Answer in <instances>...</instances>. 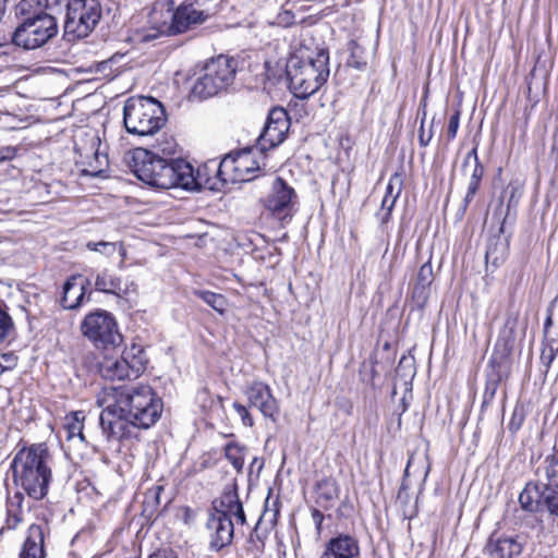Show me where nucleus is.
I'll return each instance as SVG.
<instances>
[{
	"label": "nucleus",
	"mask_w": 558,
	"mask_h": 558,
	"mask_svg": "<svg viewBox=\"0 0 558 558\" xmlns=\"http://www.w3.org/2000/svg\"><path fill=\"white\" fill-rule=\"evenodd\" d=\"M522 195V187L518 183H509L504 190L502 197H508L507 207L510 209L511 207H515L518 205L519 198Z\"/></svg>",
	"instance_id": "nucleus-37"
},
{
	"label": "nucleus",
	"mask_w": 558,
	"mask_h": 558,
	"mask_svg": "<svg viewBox=\"0 0 558 558\" xmlns=\"http://www.w3.org/2000/svg\"><path fill=\"white\" fill-rule=\"evenodd\" d=\"M374 364H375V363H372V369H371V372H372V376H371V380H373V379H374V377L376 376V371H375V368H374Z\"/></svg>",
	"instance_id": "nucleus-58"
},
{
	"label": "nucleus",
	"mask_w": 558,
	"mask_h": 558,
	"mask_svg": "<svg viewBox=\"0 0 558 558\" xmlns=\"http://www.w3.org/2000/svg\"><path fill=\"white\" fill-rule=\"evenodd\" d=\"M64 0H21L17 10L22 22L11 35L12 43L26 50L46 45L57 36V15L63 10Z\"/></svg>",
	"instance_id": "nucleus-3"
},
{
	"label": "nucleus",
	"mask_w": 558,
	"mask_h": 558,
	"mask_svg": "<svg viewBox=\"0 0 558 558\" xmlns=\"http://www.w3.org/2000/svg\"><path fill=\"white\" fill-rule=\"evenodd\" d=\"M190 519H191V511H190V509H186L184 520L187 523L190 521Z\"/></svg>",
	"instance_id": "nucleus-57"
},
{
	"label": "nucleus",
	"mask_w": 558,
	"mask_h": 558,
	"mask_svg": "<svg viewBox=\"0 0 558 558\" xmlns=\"http://www.w3.org/2000/svg\"><path fill=\"white\" fill-rule=\"evenodd\" d=\"M472 166L471 179L468 184V191L464 196L461 208L459 209V217H462L468 208V205L473 201L478 191L480 183L484 175V167L477 156V145H475L464 157L462 169L465 171Z\"/></svg>",
	"instance_id": "nucleus-18"
},
{
	"label": "nucleus",
	"mask_w": 558,
	"mask_h": 558,
	"mask_svg": "<svg viewBox=\"0 0 558 558\" xmlns=\"http://www.w3.org/2000/svg\"><path fill=\"white\" fill-rule=\"evenodd\" d=\"M248 542L252 546L247 551L251 553L254 558L258 557L264 551V541L257 534L256 530L251 533Z\"/></svg>",
	"instance_id": "nucleus-42"
},
{
	"label": "nucleus",
	"mask_w": 558,
	"mask_h": 558,
	"mask_svg": "<svg viewBox=\"0 0 558 558\" xmlns=\"http://www.w3.org/2000/svg\"><path fill=\"white\" fill-rule=\"evenodd\" d=\"M86 248L93 252L100 253L107 257L112 256L118 248V245L116 242H108V241H89L86 243Z\"/></svg>",
	"instance_id": "nucleus-35"
},
{
	"label": "nucleus",
	"mask_w": 558,
	"mask_h": 558,
	"mask_svg": "<svg viewBox=\"0 0 558 558\" xmlns=\"http://www.w3.org/2000/svg\"><path fill=\"white\" fill-rule=\"evenodd\" d=\"M312 518L316 525L317 531H319L322 529V523L324 521V514L318 509H313Z\"/></svg>",
	"instance_id": "nucleus-49"
},
{
	"label": "nucleus",
	"mask_w": 558,
	"mask_h": 558,
	"mask_svg": "<svg viewBox=\"0 0 558 558\" xmlns=\"http://www.w3.org/2000/svg\"><path fill=\"white\" fill-rule=\"evenodd\" d=\"M83 412H74L70 417H68L66 429L69 433V437L78 436L82 440H84L83 434Z\"/></svg>",
	"instance_id": "nucleus-34"
},
{
	"label": "nucleus",
	"mask_w": 558,
	"mask_h": 558,
	"mask_svg": "<svg viewBox=\"0 0 558 558\" xmlns=\"http://www.w3.org/2000/svg\"><path fill=\"white\" fill-rule=\"evenodd\" d=\"M147 357L140 344H132L121 356L105 355L98 363V372L108 380L137 378L145 369Z\"/></svg>",
	"instance_id": "nucleus-9"
},
{
	"label": "nucleus",
	"mask_w": 558,
	"mask_h": 558,
	"mask_svg": "<svg viewBox=\"0 0 558 558\" xmlns=\"http://www.w3.org/2000/svg\"><path fill=\"white\" fill-rule=\"evenodd\" d=\"M547 488L538 483V476H535L534 482H529L521 494L519 495V502L523 510L527 512H538L545 507V495Z\"/></svg>",
	"instance_id": "nucleus-23"
},
{
	"label": "nucleus",
	"mask_w": 558,
	"mask_h": 558,
	"mask_svg": "<svg viewBox=\"0 0 558 558\" xmlns=\"http://www.w3.org/2000/svg\"><path fill=\"white\" fill-rule=\"evenodd\" d=\"M148 558H178V556L171 549H161L151 554Z\"/></svg>",
	"instance_id": "nucleus-48"
},
{
	"label": "nucleus",
	"mask_w": 558,
	"mask_h": 558,
	"mask_svg": "<svg viewBox=\"0 0 558 558\" xmlns=\"http://www.w3.org/2000/svg\"><path fill=\"white\" fill-rule=\"evenodd\" d=\"M350 46L351 54L348 59V65L357 70H364L367 65V61L361 57V48L354 41H352Z\"/></svg>",
	"instance_id": "nucleus-38"
},
{
	"label": "nucleus",
	"mask_w": 558,
	"mask_h": 558,
	"mask_svg": "<svg viewBox=\"0 0 558 558\" xmlns=\"http://www.w3.org/2000/svg\"><path fill=\"white\" fill-rule=\"evenodd\" d=\"M421 106H422V113L417 112V116H421V126H424V122L426 119V102H423Z\"/></svg>",
	"instance_id": "nucleus-50"
},
{
	"label": "nucleus",
	"mask_w": 558,
	"mask_h": 558,
	"mask_svg": "<svg viewBox=\"0 0 558 558\" xmlns=\"http://www.w3.org/2000/svg\"><path fill=\"white\" fill-rule=\"evenodd\" d=\"M166 120L162 104L153 97H131L124 104L123 122L130 134L151 135L165 125Z\"/></svg>",
	"instance_id": "nucleus-7"
},
{
	"label": "nucleus",
	"mask_w": 558,
	"mask_h": 558,
	"mask_svg": "<svg viewBox=\"0 0 558 558\" xmlns=\"http://www.w3.org/2000/svg\"><path fill=\"white\" fill-rule=\"evenodd\" d=\"M247 403L251 408H256L263 416L276 422L279 416V403L274 397L268 384L255 379L247 383L243 389Z\"/></svg>",
	"instance_id": "nucleus-14"
},
{
	"label": "nucleus",
	"mask_w": 558,
	"mask_h": 558,
	"mask_svg": "<svg viewBox=\"0 0 558 558\" xmlns=\"http://www.w3.org/2000/svg\"><path fill=\"white\" fill-rule=\"evenodd\" d=\"M405 360H407V359H405V356H402V357H401V360L399 361V367H401V366H402V364H403V362H404Z\"/></svg>",
	"instance_id": "nucleus-59"
},
{
	"label": "nucleus",
	"mask_w": 558,
	"mask_h": 558,
	"mask_svg": "<svg viewBox=\"0 0 558 558\" xmlns=\"http://www.w3.org/2000/svg\"><path fill=\"white\" fill-rule=\"evenodd\" d=\"M535 77V70L531 72V81L527 83V94L531 96L532 88H533V80Z\"/></svg>",
	"instance_id": "nucleus-53"
},
{
	"label": "nucleus",
	"mask_w": 558,
	"mask_h": 558,
	"mask_svg": "<svg viewBox=\"0 0 558 558\" xmlns=\"http://www.w3.org/2000/svg\"><path fill=\"white\" fill-rule=\"evenodd\" d=\"M257 463H258V470H260L263 468V461L256 457L252 460L250 468L253 469L255 465H257Z\"/></svg>",
	"instance_id": "nucleus-54"
},
{
	"label": "nucleus",
	"mask_w": 558,
	"mask_h": 558,
	"mask_svg": "<svg viewBox=\"0 0 558 558\" xmlns=\"http://www.w3.org/2000/svg\"><path fill=\"white\" fill-rule=\"evenodd\" d=\"M508 251L509 243L505 236H502L500 233L490 236L486 245V264L490 263L495 267L499 266L507 258Z\"/></svg>",
	"instance_id": "nucleus-26"
},
{
	"label": "nucleus",
	"mask_w": 558,
	"mask_h": 558,
	"mask_svg": "<svg viewBox=\"0 0 558 558\" xmlns=\"http://www.w3.org/2000/svg\"><path fill=\"white\" fill-rule=\"evenodd\" d=\"M496 388H497V381L493 383V384H488L487 387H486V395L488 393V390L490 389V397L493 398L494 395H495V391H496Z\"/></svg>",
	"instance_id": "nucleus-52"
},
{
	"label": "nucleus",
	"mask_w": 558,
	"mask_h": 558,
	"mask_svg": "<svg viewBox=\"0 0 558 558\" xmlns=\"http://www.w3.org/2000/svg\"><path fill=\"white\" fill-rule=\"evenodd\" d=\"M162 492L163 487L161 485H157L146 492L144 500L146 509L149 507L156 508L160 505V494Z\"/></svg>",
	"instance_id": "nucleus-41"
},
{
	"label": "nucleus",
	"mask_w": 558,
	"mask_h": 558,
	"mask_svg": "<svg viewBox=\"0 0 558 558\" xmlns=\"http://www.w3.org/2000/svg\"><path fill=\"white\" fill-rule=\"evenodd\" d=\"M128 163L138 180L157 189L194 190L199 186L192 165L183 159L168 161L147 149L136 148Z\"/></svg>",
	"instance_id": "nucleus-2"
},
{
	"label": "nucleus",
	"mask_w": 558,
	"mask_h": 558,
	"mask_svg": "<svg viewBox=\"0 0 558 558\" xmlns=\"http://www.w3.org/2000/svg\"><path fill=\"white\" fill-rule=\"evenodd\" d=\"M234 162H235V160H230V161H228V160H223V161L220 163V166H219V174H222V169H223V168H226V167H228V166H229V163H234Z\"/></svg>",
	"instance_id": "nucleus-55"
},
{
	"label": "nucleus",
	"mask_w": 558,
	"mask_h": 558,
	"mask_svg": "<svg viewBox=\"0 0 558 558\" xmlns=\"http://www.w3.org/2000/svg\"><path fill=\"white\" fill-rule=\"evenodd\" d=\"M316 504L327 510L331 508L339 498L340 488L336 480L326 477L319 481L315 486Z\"/></svg>",
	"instance_id": "nucleus-25"
},
{
	"label": "nucleus",
	"mask_w": 558,
	"mask_h": 558,
	"mask_svg": "<svg viewBox=\"0 0 558 558\" xmlns=\"http://www.w3.org/2000/svg\"><path fill=\"white\" fill-rule=\"evenodd\" d=\"M225 457L232 464L238 473H241L244 465L245 447L235 441L225 446Z\"/></svg>",
	"instance_id": "nucleus-29"
},
{
	"label": "nucleus",
	"mask_w": 558,
	"mask_h": 558,
	"mask_svg": "<svg viewBox=\"0 0 558 558\" xmlns=\"http://www.w3.org/2000/svg\"><path fill=\"white\" fill-rule=\"evenodd\" d=\"M121 284V278L111 274L108 269L97 272L94 281L96 291L113 295H120Z\"/></svg>",
	"instance_id": "nucleus-28"
},
{
	"label": "nucleus",
	"mask_w": 558,
	"mask_h": 558,
	"mask_svg": "<svg viewBox=\"0 0 558 558\" xmlns=\"http://www.w3.org/2000/svg\"><path fill=\"white\" fill-rule=\"evenodd\" d=\"M544 337L558 339V295L551 301L544 323Z\"/></svg>",
	"instance_id": "nucleus-31"
},
{
	"label": "nucleus",
	"mask_w": 558,
	"mask_h": 558,
	"mask_svg": "<svg viewBox=\"0 0 558 558\" xmlns=\"http://www.w3.org/2000/svg\"><path fill=\"white\" fill-rule=\"evenodd\" d=\"M45 527L46 524L35 523L28 526L19 558H46Z\"/></svg>",
	"instance_id": "nucleus-21"
},
{
	"label": "nucleus",
	"mask_w": 558,
	"mask_h": 558,
	"mask_svg": "<svg viewBox=\"0 0 558 558\" xmlns=\"http://www.w3.org/2000/svg\"><path fill=\"white\" fill-rule=\"evenodd\" d=\"M460 124V111L456 110L449 118L448 125H447V140L452 141L458 133Z\"/></svg>",
	"instance_id": "nucleus-43"
},
{
	"label": "nucleus",
	"mask_w": 558,
	"mask_h": 558,
	"mask_svg": "<svg viewBox=\"0 0 558 558\" xmlns=\"http://www.w3.org/2000/svg\"><path fill=\"white\" fill-rule=\"evenodd\" d=\"M298 194L282 178L277 177L269 193L262 199L264 207L278 220H291L298 205Z\"/></svg>",
	"instance_id": "nucleus-11"
},
{
	"label": "nucleus",
	"mask_w": 558,
	"mask_h": 558,
	"mask_svg": "<svg viewBox=\"0 0 558 558\" xmlns=\"http://www.w3.org/2000/svg\"><path fill=\"white\" fill-rule=\"evenodd\" d=\"M535 476L547 488L545 507L551 514L558 515V449L538 463Z\"/></svg>",
	"instance_id": "nucleus-13"
},
{
	"label": "nucleus",
	"mask_w": 558,
	"mask_h": 558,
	"mask_svg": "<svg viewBox=\"0 0 558 558\" xmlns=\"http://www.w3.org/2000/svg\"><path fill=\"white\" fill-rule=\"evenodd\" d=\"M206 526L210 531V549L218 551L231 544L234 525L232 520H229L223 513H218L215 510L209 515Z\"/></svg>",
	"instance_id": "nucleus-16"
},
{
	"label": "nucleus",
	"mask_w": 558,
	"mask_h": 558,
	"mask_svg": "<svg viewBox=\"0 0 558 558\" xmlns=\"http://www.w3.org/2000/svg\"><path fill=\"white\" fill-rule=\"evenodd\" d=\"M525 416H526V412H525L524 405L517 404L512 411L511 418H510V422L508 425L509 430L511 433H517L521 428V426L525 420Z\"/></svg>",
	"instance_id": "nucleus-36"
},
{
	"label": "nucleus",
	"mask_w": 558,
	"mask_h": 558,
	"mask_svg": "<svg viewBox=\"0 0 558 558\" xmlns=\"http://www.w3.org/2000/svg\"><path fill=\"white\" fill-rule=\"evenodd\" d=\"M329 73V53L326 49H318L314 57L306 59L293 54L286 64L289 88L301 99L315 94L327 82Z\"/></svg>",
	"instance_id": "nucleus-5"
},
{
	"label": "nucleus",
	"mask_w": 558,
	"mask_h": 558,
	"mask_svg": "<svg viewBox=\"0 0 558 558\" xmlns=\"http://www.w3.org/2000/svg\"><path fill=\"white\" fill-rule=\"evenodd\" d=\"M433 137V132L432 130H429L428 133H425L424 131V126H421L420 128V132H418V142H420V145L425 147L429 144L430 140Z\"/></svg>",
	"instance_id": "nucleus-47"
},
{
	"label": "nucleus",
	"mask_w": 558,
	"mask_h": 558,
	"mask_svg": "<svg viewBox=\"0 0 558 558\" xmlns=\"http://www.w3.org/2000/svg\"><path fill=\"white\" fill-rule=\"evenodd\" d=\"M414 462V456L412 454L409 460H408V463H407V466H405V470H404V474H403V477H408L409 474H410V468L412 466ZM408 488V485H407V482H405V478H403L402 481V484H401V487L399 489V493H398V497L400 498L401 497V494L403 490H405Z\"/></svg>",
	"instance_id": "nucleus-46"
},
{
	"label": "nucleus",
	"mask_w": 558,
	"mask_h": 558,
	"mask_svg": "<svg viewBox=\"0 0 558 558\" xmlns=\"http://www.w3.org/2000/svg\"><path fill=\"white\" fill-rule=\"evenodd\" d=\"M4 2L5 0H0V20L2 19V15L4 13Z\"/></svg>",
	"instance_id": "nucleus-56"
},
{
	"label": "nucleus",
	"mask_w": 558,
	"mask_h": 558,
	"mask_svg": "<svg viewBox=\"0 0 558 558\" xmlns=\"http://www.w3.org/2000/svg\"><path fill=\"white\" fill-rule=\"evenodd\" d=\"M211 0H185L173 12L169 31L172 34L184 33L203 24L209 17L207 9L203 8Z\"/></svg>",
	"instance_id": "nucleus-12"
},
{
	"label": "nucleus",
	"mask_w": 558,
	"mask_h": 558,
	"mask_svg": "<svg viewBox=\"0 0 558 558\" xmlns=\"http://www.w3.org/2000/svg\"><path fill=\"white\" fill-rule=\"evenodd\" d=\"M396 196H393V198L384 196L381 201L380 213H378V217L381 225H385L390 220L391 213L396 205Z\"/></svg>",
	"instance_id": "nucleus-40"
},
{
	"label": "nucleus",
	"mask_w": 558,
	"mask_h": 558,
	"mask_svg": "<svg viewBox=\"0 0 558 558\" xmlns=\"http://www.w3.org/2000/svg\"><path fill=\"white\" fill-rule=\"evenodd\" d=\"M81 330L97 348H114L122 342L114 317L102 310L87 314L81 324Z\"/></svg>",
	"instance_id": "nucleus-10"
},
{
	"label": "nucleus",
	"mask_w": 558,
	"mask_h": 558,
	"mask_svg": "<svg viewBox=\"0 0 558 558\" xmlns=\"http://www.w3.org/2000/svg\"><path fill=\"white\" fill-rule=\"evenodd\" d=\"M232 407L241 417L243 425L247 427H252L254 425V420L245 405L240 402H234Z\"/></svg>",
	"instance_id": "nucleus-44"
},
{
	"label": "nucleus",
	"mask_w": 558,
	"mask_h": 558,
	"mask_svg": "<svg viewBox=\"0 0 558 558\" xmlns=\"http://www.w3.org/2000/svg\"><path fill=\"white\" fill-rule=\"evenodd\" d=\"M90 279L82 275L70 277L63 286V294L60 300L61 306L65 310L77 308L86 293Z\"/></svg>",
	"instance_id": "nucleus-20"
},
{
	"label": "nucleus",
	"mask_w": 558,
	"mask_h": 558,
	"mask_svg": "<svg viewBox=\"0 0 558 558\" xmlns=\"http://www.w3.org/2000/svg\"><path fill=\"white\" fill-rule=\"evenodd\" d=\"M401 190H402V178L400 174L395 173L393 175H391V178L388 181V184L386 186L385 196L391 197V198H393V196H396V199H398V197L400 196Z\"/></svg>",
	"instance_id": "nucleus-39"
},
{
	"label": "nucleus",
	"mask_w": 558,
	"mask_h": 558,
	"mask_svg": "<svg viewBox=\"0 0 558 558\" xmlns=\"http://www.w3.org/2000/svg\"><path fill=\"white\" fill-rule=\"evenodd\" d=\"M51 456L44 445H33L20 450L11 462L13 482L29 498L43 500L52 480Z\"/></svg>",
	"instance_id": "nucleus-4"
},
{
	"label": "nucleus",
	"mask_w": 558,
	"mask_h": 558,
	"mask_svg": "<svg viewBox=\"0 0 558 558\" xmlns=\"http://www.w3.org/2000/svg\"><path fill=\"white\" fill-rule=\"evenodd\" d=\"M193 293L218 313L222 314L226 311L227 299L222 294L207 290H194Z\"/></svg>",
	"instance_id": "nucleus-32"
},
{
	"label": "nucleus",
	"mask_w": 558,
	"mask_h": 558,
	"mask_svg": "<svg viewBox=\"0 0 558 558\" xmlns=\"http://www.w3.org/2000/svg\"><path fill=\"white\" fill-rule=\"evenodd\" d=\"M215 510L218 513H223L229 520H232V517H234L236 523L241 525L246 523L243 505L235 487H229L223 490L219 500V507L215 506Z\"/></svg>",
	"instance_id": "nucleus-22"
},
{
	"label": "nucleus",
	"mask_w": 558,
	"mask_h": 558,
	"mask_svg": "<svg viewBox=\"0 0 558 558\" xmlns=\"http://www.w3.org/2000/svg\"><path fill=\"white\" fill-rule=\"evenodd\" d=\"M434 280V272L430 262L423 264L417 272L412 296L420 306H423L429 294V287Z\"/></svg>",
	"instance_id": "nucleus-24"
},
{
	"label": "nucleus",
	"mask_w": 558,
	"mask_h": 558,
	"mask_svg": "<svg viewBox=\"0 0 558 558\" xmlns=\"http://www.w3.org/2000/svg\"><path fill=\"white\" fill-rule=\"evenodd\" d=\"M320 558H360L359 541L349 534L331 537L325 544Z\"/></svg>",
	"instance_id": "nucleus-19"
},
{
	"label": "nucleus",
	"mask_w": 558,
	"mask_h": 558,
	"mask_svg": "<svg viewBox=\"0 0 558 558\" xmlns=\"http://www.w3.org/2000/svg\"><path fill=\"white\" fill-rule=\"evenodd\" d=\"M558 354V339L544 337L542 342L541 351V363L545 368V373H548L553 362Z\"/></svg>",
	"instance_id": "nucleus-30"
},
{
	"label": "nucleus",
	"mask_w": 558,
	"mask_h": 558,
	"mask_svg": "<svg viewBox=\"0 0 558 558\" xmlns=\"http://www.w3.org/2000/svg\"><path fill=\"white\" fill-rule=\"evenodd\" d=\"M524 542L519 535H492L484 548L489 558H515L523 549Z\"/></svg>",
	"instance_id": "nucleus-17"
},
{
	"label": "nucleus",
	"mask_w": 558,
	"mask_h": 558,
	"mask_svg": "<svg viewBox=\"0 0 558 558\" xmlns=\"http://www.w3.org/2000/svg\"><path fill=\"white\" fill-rule=\"evenodd\" d=\"M421 106H422V113L417 112V116H421V126H424V122L426 119V102H423Z\"/></svg>",
	"instance_id": "nucleus-51"
},
{
	"label": "nucleus",
	"mask_w": 558,
	"mask_h": 558,
	"mask_svg": "<svg viewBox=\"0 0 558 558\" xmlns=\"http://www.w3.org/2000/svg\"><path fill=\"white\" fill-rule=\"evenodd\" d=\"M279 512H280V501L278 500V498L270 500V497H267L266 502H265V509H264L257 524H259L262 521H266L270 525H275L277 523Z\"/></svg>",
	"instance_id": "nucleus-33"
},
{
	"label": "nucleus",
	"mask_w": 558,
	"mask_h": 558,
	"mask_svg": "<svg viewBox=\"0 0 558 558\" xmlns=\"http://www.w3.org/2000/svg\"><path fill=\"white\" fill-rule=\"evenodd\" d=\"M24 499V495L21 492H16L13 496L8 497L5 526L0 529V535L4 529L15 530L23 522Z\"/></svg>",
	"instance_id": "nucleus-27"
},
{
	"label": "nucleus",
	"mask_w": 558,
	"mask_h": 558,
	"mask_svg": "<svg viewBox=\"0 0 558 558\" xmlns=\"http://www.w3.org/2000/svg\"><path fill=\"white\" fill-rule=\"evenodd\" d=\"M97 402L104 407L99 426L104 438L119 441L131 437V426L147 429L163 411L162 399L148 385L107 386Z\"/></svg>",
	"instance_id": "nucleus-1"
},
{
	"label": "nucleus",
	"mask_w": 558,
	"mask_h": 558,
	"mask_svg": "<svg viewBox=\"0 0 558 558\" xmlns=\"http://www.w3.org/2000/svg\"><path fill=\"white\" fill-rule=\"evenodd\" d=\"M238 61L220 54L211 58L199 70L191 88L192 97L203 100L226 93L233 85Z\"/></svg>",
	"instance_id": "nucleus-6"
},
{
	"label": "nucleus",
	"mask_w": 558,
	"mask_h": 558,
	"mask_svg": "<svg viewBox=\"0 0 558 558\" xmlns=\"http://www.w3.org/2000/svg\"><path fill=\"white\" fill-rule=\"evenodd\" d=\"M17 365V356L14 353L0 355V368L2 372L11 371Z\"/></svg>",
	"instance_id": "nucleus-45"
},
{
	"label": "nucleus",
	"mask_w": 558,
	"mask_h": 558,
	"mask_svg": "<svg viewBox=\"0 0 558 558\" xmlns=\"http://www.w3.org/2000/svg\"><path fill=\"white\" fill-rule=\"evenodd\" d=\"M289 128L288 112L283 108L271 109L264 130L258 137L259 149L265 151L279 146L284 141Z\"/></svg>",
	"instance_id": "nucleus-15"
},
{
	"label": "nucleus",
	"mask_w": 558,
	"mask_h": 558,
	"mask_svg": "<svg viewBox=\"0 0 558 558\" xmlns=\"http://www.w3.org/2000/svg\"><path fill=\"white\" fill-rule=\"evenodd\" d=\"M63 8L66 9L64 36L69 40L87 37L102 16L99 0H64Z\"/></svg>",
	"instance_id": "nucleus-8"
}]
</instances>
